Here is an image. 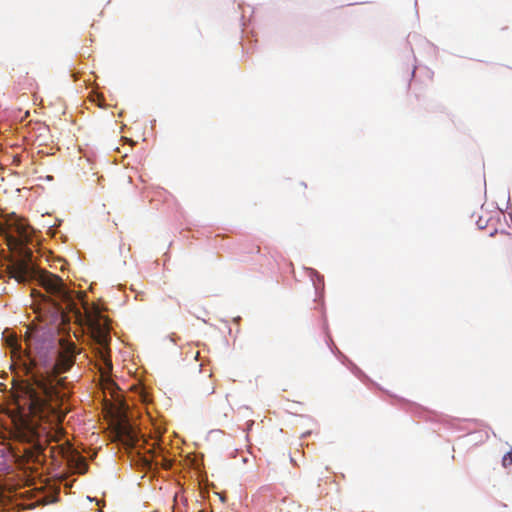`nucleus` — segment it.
<instances>
[{
    "mask_svg": "<svg viewBox=\"0 0 512 512\" xmlns=\"http://www.w3.org/2000/svg\"><path fill=\"white\" fill-rule=\"evenodd\" d=\"M304 270L313 284L316 296L315 301H322L324 298V277L314 268L304 267Z\"/></svg>",
    "mask_w": 512,
    "mask_h": 512,
    "instance_id": "obj_5",
    "label": "nucleus"
},
{
    "mask_svg": "<svg viewBox=\"0 0 512 512\" xmlns=\"http://www.w3.org/2000/svg\"><path fill=\"white\" fill-rule=\"evenodd\" d=\"M169 339H170L171 342L176 343L178 337L175 334H172V335L169 336Z\"/></svg>",
    "mask_w": 512,
    "mask_h": 512,
    "instance_id": "obj_12",
    "label": "nucleus"
},
{
    "mask_svg": "<svg viewBox=\"0 0 512 512\" xmlns=\"http://www.w3.org/2000/svg\"><path fill=\"white\" fill-rule=\"evenodd\" d=\"M324 331L327 336V344L330 347L333 354H335L341 362L346 365L350 371L360 380L362 381H370L369 377L356 365L354 364L347 356H345L332 342V338L328 333V324L327 320L324 317V324H323Z\"/></svg>",
    "mask_w": 512,
    "mask_h": 512,
    "instance_id": "obj_4",
    "label": "nucleus"
},
{
    "mask_svg": "<svg viewBox=\"0 0 512 512\" xmlns=\"http://www.w3.org/2000/svg\"><path fill=\"white\" fill-rule=\"evenodd\" d=\"M507 204L510 205V195L508 194Z\"/></svg>",
    "mask_w": 512,
    "mask_h": 512,
    "instance_id": "obj_18",
    "label": "nucleus"
},
{
    "mask_svg": "<svg viewBox=\"0 0 512 512\" xmlns=\"http://www.w3.org/2000/svg\"><path fill=\"white\" fill-rule=\"evenodd\" d=\"M47 233L49 236L54 237L57 233L56 226L55 225H49Z\"/></svg>",
    "mask_w": 512,
    "mask_h": 512,
    "instance_id": "obj_10",
    "label": "nucleus"
},
{
    "mask_svg": "<svg viewBox=\"0 0 512 512\" xmlns=\"http://www.w3.org/2000/svg\"><path fill=\"white\" fill-rule=\"evenodd\" d=\"M4 469H8V465L6 463H4Z\"/></svg>",
    "mask_w": 512,
    "mask_h": 512,
    "instance_id": "obj_20",
    "label": "nucleus"
},
{
    "mask_svg": "<svg viewBox=\"0 0 512 512\" xmlns=\"http://www.w3.org/2000/svg\"><path fill=\"white\" fill-rule=\"evenodd\" d=\"M58 499V496L57 495H52L51 496V499L49 501H47V503H54L56 502Z\"/></svg>",
    "mask_w": 512,
    "mask_h": 512,
    "instance_id": "obj_13",
    "label": "nucleus"
},
{
    "mask_svg": "<svg viewBox=\"0 0 512 512\" xmlns=\"http://www.w3.org/2000/svg\"><path fill=\"white\" fill-rule=\"evenodd\" d=\"M241 321V317L240 316H237L233 319V322L236 323V324H239V322Z\"/></svg>",
    "mask_w": 512,
    "mask_h": 512,
    "instance_id": "obj_14",
    "label": "nucleus"
},
{
    "mask_svg": "<svg viewBox=\"0 0 512 512\" xmlns=\"http://www.w3.org/2000/svg\"><path fill=\"white\" fill-rule=\"evenodd\" d=\"M502 465L504 467L512 465V449L503 456Z\"/></svg>",
    "mask_w": 512,
    "mask_h": 512,
    "instance_id": "obj_8",
    "label": "nucleus"
},
{
    "mask_svg": "<svg viewBox=\"0 0 512 512\" xmlns=\"http://www.w3.org/2000/svg\"><path fill=\"white\" fill-rule=\"evenodd\" d=\"M146 417L148 422L151 425V430L155 434L156 437L161 436L165 432V425L162 421L153 417V415L147 409Z\"/></svg>",
    "mask_w": 512,
    "mask_h": 512,
    "instance_id": "obj_7",
    "label": "nucleus"
},
{
    "mask_svg": "<svg viewBox=\"0 0 512 512\" xmlns=\"http://www.w3.org/2000/svg\"><path fill=\"white\" fill-rule=\"evenodd\" d=\"M161 461H162L161 466L164 468H168L171 465V461L167 456H163Z\"/></svg>",
    "mask_w": 512,
    "mask_h": 512,
    "instance_id": "obj_11",
    "label": "nucleus"
},
{
    "mask_svg": "<svg viewBox=\"0 0 512 512\" xmlns=\"http://www.w3.org/2000/svg\"><path fill=\"white\" fill-rule=\"evenodd\" d=\"M415 70H416V67H414V69L412 70L411 77H414V75H415Z\"/></svg>",
    "mask_w": 512,
    "mask_h": 512,
    "instance_id": "obj_16",
    "label": "nucleus"
},
{
    "mask_svg": "<svg viewBox=\"0 0 512 512\" xmlns=\"http://www.w3.org/2000/svg\"><path fill=\"white\" fill-rule=\"evenodd\" d=\"M15 230L19 235V238H16L12 235L5 233L6 241L9 244L13 245H23V244H34L39 243L41 240L40 231L32 227L29 223L24 221H17L15 223Z\"/></svg>",
    "mask_w": 512,
    "mask_h": 512,
    "instance_id": "obj_3",
    "label": "nucleus"
},
{
    "mask_svg": "<svg viewBox=\"0 0 512 512\" xmlns=\"http://www.w3.org/2000/svg\"><path fill=\"white\" fill-rule=\"evenodd\" d=\"M497 230L495 229L493 232L490 233V236H494Z\"/></svg>",
    "mask_w": 512,
    "mask_h": 512,
    "instance_id": "obj_17",
    "label": "nucleus"
},
{
    "mask_svg": "<svg viewBox=\"0 0 512 512\" xmlns=\"http://www.w3.org/2000/svg\"><path fill=\"white\" fill-rule=\"evenodd\" d=\"M63 238V241H66L67 240V237L66 236H62Z\"/></svg>",
    "mask_w": 512,
    "mask_h": 512,
    "instance_id": "obj_19",
    "label": "nucleus"
},
{
    "mask_svg": "<svg viewBox=\"0 0 512 512\" xmlns=\"http://www.w3.org/2000/svg\"><path fill=\"white\" fill-rule=\"evenodd\" d=\"M476 224H477L478 229L482 230V229L486 228V226L488 224V220H485L482 217H480L477 220Z\"/></svg>",
    "mask_w": 512,
    "mask_h": 512,
    "instance_id": "obj_9",
    "label": "nucleus"
},
{
    "mask_svg": "<svg viewBox=\"0 0 512 512\" xmlns=\"http://www.w3.org/2000/svg\"><path fill=\"white\" fill-rule=\"evenodd\" d=\"M2 340L11 354V369L16 365L24 377L21 398L11 412V434L18 442L16 457L29 469L46 464V449L61 433V373L72 365L71 347H63L52 329L41 327L30 332L26 346L9 328Z\"/></svg>",
    "mask_w": 512,
    "mask_h": 512,
    "instance_id": "obj_1",
    "label": "nucleus"
},
{
    "mask_svg": "<svg viewBox=\"0 0 512 512\" xmlns=\"http://www.w3.org/2000/svg\"><path fill=\"white\" fill-rule=\"evenodd\" d=\"M174 512H176V511H174ZM177 512H181V511H180V510H178Z\"/></svg>",
    "mask_w": 512,
    "mask_h": 512,
    "instance_id": "obj_21",
    "label": "nucleus"
},
{
    "mask_svg": "<svg viewBox=\"0 0 512 512\" xmlns=\"http://www.w3.org/2000/svg\"><path fill=\"white\" fill-rule=\"evenodd\" d=\"M135 394H136L135 396L137 397V400L145 406L149 405L152 401L150 389L146 385H143V384L139 385L136 388Z\"/></svg>",
    "mask_w": 512,
    "mask_h": 512,
    "instance_id": "obj_6",
    "label": "nucleus"
},
{
    "mask_svg": "<svg viewBox=\"0 0 512 512\" xmlns=\"http://www.w3.org/2000/svg\"><path fill=\"white\" fill-rule=\"evenodd\" d=\"M15 279L23 286L36 283L42 286L48 293L68 300L72 297V291L63 282V279L47 270L35 267L25 262L14 264L7 271H0V279Z\"/></svg>",
    "mask_w": 512,
    "mask_h": 512,
    "instance_id": "obj_2",
    "label": "nucleus"
},
{
    "mask_svg": "<svg viewBox=\"0 0 512 512\" xmlns=\"http://www.w3.org/2000/svg\"><path fill=\"white\" fill-rule=\"evenodd\" d=\"M123 140H124L125 142H129V143H131V144H134V143H135L132 139H129V138H123Z\"/></svg>",
    "mask_w": 512,
    "mask_h": 512,
    "instance_id": "obj_15",
    "label": "nucleus"
}]
</instances>
